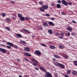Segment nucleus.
I'll return each mask as SVG.
<instances>
[{"mask_svg": "<svg viewBox=\"0 0 77 77\" xmlns=\"http://www.w3.org/2000/svg\"><path fill=\"white\" fill-rule=\"evenodd\" d=\"M7 44L12 47H14V48H18V46H17V45H14V44L12 43L8 42H7Z\"/></svg>", "mask_w": 77, "mask_h": 77, "instance_id": "1", "label": "nucleus"}, {"mask_svg": "<svg viewBox=\"0 0 77 77\" xmlns=\"http://www.w3.org/2000/svg\"><path fill=\"white\" fill-rule=\"evenodd\" d=\"M57 63V64L56 65V66H59L60 68L63 69L65 68V66L64 65H63V64H61L60 63Z\"/></svg>", "mask_w": 77, "mask_h": 77, "instance_id": "2", "label": "nucleus"}, {"mask_svg": "<svg viewBox=\"0 0 77 77\" xmlns=\"http://www.w3.org/2000/svg\"><path fill=\"white\" fill-rule=\"evenodd\" d=\"M34 54L37 56H39L41 55V52L39 51H35L34 52Z\"/></svg>", "mask_w": 77, "mask_h": 77, "instance_id": "3", "label": "nucleus"}, {"mask_svg": "<svg viewBox=\"0 0 77 77\" xmlns=\"http://www.w3.org/2000/svg\"><path fill=\"white\" fill-rule=\"evenodd\" d=\"M45 77H53L52 74L49 72H47L45 75Z\"/></svg>", "mask_w": 77, "mask_h": 77, "instance_id": "4", "label": "nucleus"}, {"mask_svg": "<svg viewBox=\"0 0 77 77\" xmlns=\"http://www.w3.org/2000/svg\"><path fill=\"white\" fill-rule=\"evenodd\" d=\"M0 51L2 52L3 53H5L6 51V50L5 49H2V48H0Z\"/></svg>", "mask_w": 77, "mask_h": 77, "instance_id": "5", "label": "nucleus"}, {"mask_svg": "<svg viewBox=\"0 0 77 77\" xmlns=\"http://www.w3.org/2000/svg\"><path fill=\"white\" fill-rule=\"evenodd\" d=\"M62 3L64 5H67V2L64 0H63L62 1Z\"/></svg>", "mask_w": 77, "mask_h": 77, "instance_id": "6", "label": "nucleus"}, {"mask_svg": "<svg viewBox=\"0 0 77 77\" xmlns=\"http://www.w3.org/2000/svg\"><path fill=\"white\" fill-rule=\"evenodd\" d=\"M42 8L44 9V10H46L48 8V5H43L42 6Z\"/></svg>", "mask_w": 77, "mask_h": 77, "instance_id": "7", "label": "nucleus"}, {"mask_svg": "<svg viewBox=\"0 0 77 77\" xmlns=\"http://www.w3.org/2000/svg\"><path fill=\"white\" fill-rule=\"evenodd\" d=\"M48 23L49 25H50L51 26H55L54 24L52 22L49 21L48 22Z\"/></svg>", "mask_w": 77, "mask_h": 77, "instance_id": "8", "label": "nucleus"}, {"mask_svg": "<svg viewBox=\"0 0 77 77\" xmlns=\"http://www.w3.org/2000/svg\"><path fill=\"white\" fill-rule=\"evenodd\" d=\"M72 73L73 75H77V71L75 70H73Z\"/></svg>", "mask_w": 77, "mask_h": 77, "instance_id": "9", "label": "nucleus"}, {"mask_svg": "<svg viewBox=\"0 0 77 77\" xmlns=\"http://www.w3.org/2000/svg\"><path fill=\"white\" fill-rule=\"evenodd\" d=\"M67 30L70 32H72L73 30L72 28L71 27H68L67 29Z\"/></svg>", "mask_w": 77, "mask_h": 77, "instance_id": "10", "label": "nucleus"}, {"mask_svg": "<svg viewBox=\"0 0 77 77\" xmlns=\"http://www.w3.org/2000/svg\"><path fill=\"white\" fill-rule=\"evenodd\" d=\"M43 26L45 27H48V24L46 22H45L43 23Z\"/></svg>", "mask_w": 77, "mask_h": 77, "instance_id": "11", "label": "nucleus"}, {"mask_svg": "<svg viewBox=\"0 0 77 77\" xmlns=\"http://www.w3.org/2000/svg\"><path fill=\"white\" fill-rule=\"evenodd\" d=\"M24 55L26 56L31 57V56L30 54H29V53H27L26 52L25 53Z\"/></svg>", "mask_w": 77, "mask_h": 77, "instance_id": "12", "label": "nucleus"}, {"mask_svg": "<svg viewBox=\"0 0 77 77\" xmlns=\"http://www.w3.org/2000/svg\"><path fill=\"white\" fill-rule=\"evenodd\" d=\"M24 50L27 51H30L29 48L27 47L24 48Z\"/></svg>", "mask_w": 77, "mask_h": 77, "instance_id": "13", "label": "nucleus"}, {"mask_svg": "<svg viewBox=\"0 0 77 77\" xmlns=\"http://www.w3.org/2000/svg\"><path fill=\"white\" fill-rule=\"evenodd\" d=\"M31 60L33 62H35L37 64H38V61H36V60L35 59H31Z\"/></svg>", "mask_w": 77, "mask_h": 77, "instance_id": "14", "label": "nucleus"}, {"mask_svg": "<svg viewBox=\"0 0 77 77\" xmlns=\"http://www.w3.org/2000/svg\"><path fill=\"white\" fill-rule=\"evenodd\" d=\"M59 47L60 48L62 49H63L65 47L63 45H59Z\"/></svg>", "mask_w": 77, "mask_h": 77, "instance_id": "15", "label": "nucleus"}, {"mask_svg": "<svg viewBox=\"0 0 77 77\" xmlns=\"http://www.w3.org/2000/svg\"><path fill=\"white\" fill-rule=\"evenodd\" d=\"M66 35H68V36L70 35V32L68 31H66Z\"/></svg>", "mask_w": 77, "mask_h": 77, "instance_id": "16", "label": "nucleus"}, {"mask_svg": "<svg viewBox=\"0 0 77 77\" xmlns=\"http://www.w3.org/2000/svg\"><path fill=\"white\" fill-rule=\"evenodd\" d=\"M49 48L50 49H54L56 48L55 46H53V45L50 46Z\"/></svg>", "mask_w": 77, "mask_h": 77, "instance_id": "17", "label": "nucleus"}, {"mask_svg": "<svg viewBox=\"0 0 77 77\" xmlns=\"http://www.w3.org/2000/svg\"><path fill=\"white\" fill-rule=\"evenodd\" d=\"M63 56L66 59H67L68 58V55H66V54H63Z\"/></svg>", "mask_w": 77, "mask_h": 77, "instance_id": "18", "label": "nucleus"}, {"mask_svg": "<svg viewBox=\"0 0 77 77\" xmlns=\"http://www.w3.org/2000/svg\"><path fill=\"white\" fill-rule=\"evenodd\" d=\"M5 29L6 30H7L8 31H11L10 28L9 27H5Z\"/></svg>", "mask_w": 77, "mask_h": 77, "instance_id": "19", "label": "nucleus"}, {"mask_svg": "<svg viewBox=\"0 0 77 77\" xmlns=\"http://www.w3.org/2000/svg\"><path fill=\"white\" fill-rule=\"evenodd\" d=\"M20 43L22 44H26V42L23 41H22V40H21L20 42Z\"/></svg>", "mask_w": 77, "mask_h": 77, "instance_id": "20", "label": "nucleus"}, {"mask_svg": "<svg viewBox=\"0 0 77 77\" xmlns=\"http://www.w3.org/2000/svg\"><path fill=\"white\" fill-rule=\"evenodd\" d=\"M16 35L18 37L20 38H21L22 37V35L21 34H17Z\"/></svg>", "mask_w": 77, "mask_h": 77, "instance_id": "21", "label": "nucleus"}, {"mask_svg": "<svg viewBox=\"0 0 77 77\" xmlns=\"http://www.w3.org/2000/svg\"><path fill=\"white\" fill-rule=\"evenodd\" d=\"M40 69L41 70L46 72V70L43 67H40Z\"/></svg>", "mask_w": 77, "mask_h": 77, "instance_id": "22", "label": "nucleus"}, {"mask_svg": "<svg viewBox=\"0 0 77 77\" xmlns=\"http://www.w3.org/2000/svg\"><path fill=\"white\" fill-rule=\"evenodd\" d=\"M54 35L57 36V35H59L60 33L59 32H54Z\"/></svg>", "mask_w": 77, "mask_h": 77, "instance_id": "23", "label": "nucleus"}, {"mask_svg": "<svg viewBox=\"0 0 77 77\" xmlns=\"http://www.w3.org/2000/svg\"><path fill=\"white\" fill-rule=\"evenodd\" d=\"M20 20L21 21H23L24 20H25V18L24 17H23L22 16L20 18Z\"/></svg>", "mask_w": 77, "mask_h": 77, "instance_id": "24", "label": "nucleus"}, {"mask_svg": "<svg viewBox=\"0 0 77 77\" xmlns=\"http://www.w3.org/2000/svg\"><path fill=\"white\" fill-rule=\"evenodd\" d=\"M40 10L42 12H45V10L42 7L40 8Z\"/></svg>", "mask_w": 77, "mask_h": 77, "instance_id": "25", "label": "nucleus"}, {"mask_svg": "<svg viewBox=\"0 0 77 77\" xmlns=\"http://www.w3.org/2000/svg\"><path fill=\"white\" fill-rule=\"evenodd\" d=\"M48 32L51 34H52L53 32L52 29H49L48 30Z\"/></svg>", "mask_w": 77, "mask_h": 77, "instance_id": "26", "label": "nucleus"}, {"mask_svg": "<svg viewBox=\"0 0 77 77\" xmlns=\"http://www.w3.org/2000/svg\"><path fill=\"white\" fill-rule=\"evenodd\" d=\"M54 57L57 58L59 59L60 58V56H59L58 55H54Z\"/></svg>", "mask_w": 77, "mask_h": 77, "instance_id": "27", "label": "nucleus"}, {"mask_svg": "<svg viewBox=\"0 0 77 77\" xmlns=\"http://www.w3.org/2000/svg\"><path fill=\"white\" fill-rule=\"evenodd\" d=\"M22 30L26 32L28 34L29 33V32L26 29H23Z\"/></svg>", "mask_w": 77, "mask_h": 77, "instance_id": "28", "label": "nucleus"}, {"mask_svg": "<svg viewBox=\"0 0 77 77\" xmlns=\"http://www.w3.org/2000/svg\"><path fill=\"white\" fill-rule=\"evenodd\" d=\"M57 8H60L61 7V6L60 4H57Z\"/></svg>", "mask_w": 77, "mask_h": 77, "instance_id": "29", "label": "nucleus"}, {"mask_svg": "<svg viewBox=\"0 0 77 77\" xmlns=\"http://www.w3.org/2000/svg\"><path fill=\"white\" fill-rule=\"evenodd\" d=\"M1 15L2 16V17H5L6 16V14L5 13H3L1 14Z\"/></svg>", "mask_w": 77, "mask_h": 77, "instance_id": "30", "label": "nucleus"}, {"mask_svg": "<svg viewBox=\"0 0 77 77\" xmlns=\"http://www.w3.org/2000/svg\"><path fill=\"white\" fill-rule=\"evenodd\" d=\"M72 4V3L69 2H67V5H71Z\"/></svg>", "mask_w": 77, "mask_h": 77, "instance_id": "31", "label": "nucleus"}, {"mask_svg": "<svg viewBox=\"0 0 77 77\" xmlns=\"http://www.w3.org/2000/svg\"><path fill=\"white\" fill-rule=\"evenodd\" d=\"M71 35L72 36H75L76 35V34L74 32H71Z\"/></svg>", "mask_w": 77, "mask_h": 77, "instance_id": "32", "label": "nucleus"}, {"mask_svg": "<svg viewBox=\"0 0 77 77\" xmlns=\"http://www.w3.org/2000/svg\"><path fill=\"white\" fill-rule=\"evenodd\" d=\"M41 44L42 46H43L44 47H46V45L43 43H41Z\"/></svg>", "mask_w": 77, "mask_h": 77, "instance_id": "33", "label": "nucleus"}, {"mask_svg": "<svg viewBox=\"0 0 77 77\" xmlns=\"http://www.w3.org/2000/svg\"><path fill=\"white\" fill-rule=\"evenodd\" d=\"M18 17L20 18V17H22V15L20 14H18Z\"/></svg>", "mask_w": 77, "mask_h": 77, "instance_id": "34", "label": "nucleus"}, {"mask_svg": "<svg viewBox=\"0 0 77 77\" xmlns=\"http://www.w3.org/2000/svg\"><path fill=\"white\" fill-rule=\"evenodd\" d=\"M30 19V18H29V17H25V19L26 20H29Z\"/></svg>", "mask_w": 77, "mask_h": 77, "instance_id": "35", "label": "nucleus"}, {"mask_svg": "<svg viewBox=\"0 0 77 77\" xmlns=\"http://www.w3.org/2000/svg\"><path fill=\"white\" fill-rule=\"evenodd\" d=\"M7 48L8 49H10L11 48V46L10 45H7Z\"/></svg>", "mask_w": 77, "mask_h": 77, "instance_id": "36", "label": "nucleus"}, {"mask_svg": "<svg viewBox=\"0 0 77 77\" xmlns=\"http://www.w3.org/2000/svg\"><path fill=\"white\" fill-rule=\"evenodd\" d=\"M74 63L77 66V61H75L74 62Z\"/></svg>", "mask_w": 77, "mask_h": 77, "instance_id": "37", "label": "nucleus"}, {"mask_svg": "<svg viewBox=\"0 0 77 77\" xmlns=\"http://www.w3.org/2000/svg\"><path fill=\"white\" fill-rule=\"evenodd\" d=\"M71 72V71H67V73L68 74H70Z\"/></svg>", "mask_w": 77, "mask_h": 77, "instance_id": "38", "label": "nucleus"}, {"mask_svg": "<svg viewBox=\"0 0 77 77\" xmlns=\"http://www.w3.org/2000/svg\"><path fill=\"white\" fill-rule=\"evenodd\" d=\"M57 2L59 3V4H61V2H62V1H61L60 0H58L57 1Z\"/></svg>", "mask_w": 77, "mask_h": 77, "instance_id": "39", "label": "nucleus"}, {"mask_svg": "<svg viewBox=\"0 0 77 77\" xmlns=\"http://www.w3.org/2000/svg\"><path fill=\"white\" fill-rule=\"evenodd\" d=\"M0 46H2V47H6V46L5 45H4L1 44H0Z\"/></svg>", "mask_w": 77, "mask_h": 77, "instance_id": "40", "label": "nucleus"}, {"mask_svg": "<svg viewBox=\"0 0 77 77\" xmlns=\"http://www.w3.org/2000/svg\"><path fill=\"white\" fill-rule=\"evenodd\" d=\"M10 20V18H7V21L9 22Z\"/></svg>", "mask_w": 77, "mask_h": 77, "instance_id": "41", "label": "nucleus"}, {"mask_svg": "<svg viewBox=\"0 0 77 77\" xmlns=\"http://www.w3.org/2000/svg\"><path fill=\"white\" fill-rule=\"evenodd\" d=\"M33 65L35 66H37L36 64L35 63H34V62H33Z\"/></svg>", "mask_w": 77, "mask_h": 77, "instance_id": "42", "label": "nucleus"}, {"mask_svg": "<svg viewBox=\"0 0 77 77\" xmlns=\"http://www.w3.org/2000/svg\"><path fill=\"white\" fill-rule=\"evenodd\" d=\"M39 3L41 5H43V2H39Z\"/></svg>", "mask_w": 77, "mask_h": 77, "instance_id": "43", "label": "nucleus"}, {"mask_svg": "<svg viewBox=\"0 0 77 77\" xmlns=\"http://www.w3.org/2000/svg\"><path fill=\"white\" fill-rule=\"evenodd\" d=\"M72 22L73 23H76V22L75 21V20H73L72 21Z\"/></svg>", "mask_w": 77, "mask_h": 77, "instance_id": "44", "label": "nucleus"}, {"mask_svg": "<svg viewBox=\"0 0 77 77\" xmlns=\"http://www.w3.org/2000/svg\"><path fill=\"white\" fill-rule=\"evenodd\" d=\"M61 14L62 15H64L65 14V13H64V12H61Z\"/></svg>", "mask_w": 77, "mask_h": 77, "instance_id": "45", "label": "nucleus"}, {"mask_svg": "<svg viewBox=\"0 0 77 77\" xmlns=\"http://www.w3.org/2000/svg\"><path fill=\"white\" fill-rule=\"evenodd\" d=\"M23 59L25 60H26L27 61H29L28 59H27V58H23Z\"/></svg>", "mask_w": 77, "mask_h": 77, "instance_id": "46", "label": "nucleus"}, {"mask_svg": "<svg viewBox=\"0 0 77 77\" xmlns=\"http://www.w3.org/2000/svg\"><path fill=\"white\" fill-rule=\"evenodd\" d=\"M46 16L47 17H50V15L49 14H46Z\"/></svg>", "mask_w": 77, "mask_h": 77, "instance_id": "47", "label": "nucleus"}, {"mask_svg": "<svg viewBox=\"0 0 77 77\" xmlns=\"http://www.w3.org/2000/svg\"><path fill=\"white\" fill-rule=\"evenodd\" d=\"M51 5L53 7L55 5L54 4V3H52L51 4Z\"/></svg>", "mask_w": 77, "mask_h": 77, "instance_id": "48", "label": "nucleus"}, {"mask_svg": "<svg viewBox=\"0 0 77 77\" xmlns=\"http://www.w3.org/2000/svg\"><path fill=\"white\" fill-rule=\"evenodd\" d=\"M51 20H55V18H51Z\"/></svg>", "mask_w": 77, "mask_h": 77, "instance_id": "49", "label": "nucleus"}, {"mask_svg": "<svg viewBox=\"0 0 77 77\" xmlns=\"http://www.w3.org/2000/svg\"><path fill=\"white\" fill-rule=\"evenodd\" d=\"M65 77H69V76H68L67 75H64Z\"/></svg>", "mask_w": 77, "mask_h": 77, "instance_id": "50", "label": "nucleus"}, {"mask_svg": "<svg viewBox=\"0 0 77 77\" xmlns=\"http://www.w3.org/2000/svg\"><path fill=\"white\" fill-rule=\"evenodd\" d=\"M59 38H60V39H62V38H63V36H62L60 37H59Z\"/></svg>", "mask_w": 77, "mask_h": 77, "instance_id": "51", "label": "nucleus"}, {"mask_svg": "<svg viewBox=\"0 0 77 77\" xmlns=\"http://www.w3.org/2000/svg\"><path fill=\"white\" fill-rule=\"evenodd\" d=\"M35 69L37 70H38V68H35Z\"/></svg>", "mask_w": 77, "mask_h": 77, "instance_id": "52", "label": "nucleus"}, {"mask_svg": "<svg viewBox=\"0 0 77 77\" xmlns=\"http://www.w3.org/2000/svg\"><path fill=\"white\" fill-rule=\"evenodd\" d=\"M52 60L54 61H55L56 60V59H55V58H53Z\"/></svg>", "mask_w": 77, "mask_h": 77, "instance_id": "53", "label": "nucleus"}, {"mask_svg": "<svg viewBox=\"0 0 77 77\" xmlns=\"http://www.w3.org/2000/svg\"><path fill=\"white\" fill-rule=\"evenodd\" d=\"M17 61H18V62H20V59H17Z\"/></svg>", "mask_w": 77, "mask_h": 77, "instance_id": "54", "label": "nucleus"}, {"mask_svg": "<svg viewBox=\"0 0 77 77\" xmlns=\"http://www.w3.org/2000/svg\"><path fill=\"white\" fill-rule=\"evenodd\" d=\"M14 63L16 65L19 66V65H18V64H16V63H15V62H14Z\"/></svg>", "mask_w": 77, "mask_h": 77, "instance_id": "55", "label": "nucleus"}, {"mask_svg": "<svg viewBox=\"0 0 77 77\" xmlns=\"http://www.w3.org/2000/svg\"><path fill=\"white\" fill-rule=\"evenodd\" d=\"M24 76V77H29V76L27 75H25Z\"/></svg>", "mask_w": 77, "mask_h": 77, "instance_id": "56", "label": "nucleus"}, {"mask_svg": "<svg viewBox=\"0 0 77 77\" xmlns=\"http://www.w3.org/2000/svg\"><path fill=\"white\" fill-rule=\"evenodd\" d=\"M11 3L12 4H14L15 3V2H13V1H11Z\"/></svg>", "mask_w": 77, "mask_h": 77, "instance_id": "57", "label": "nucleus"}, {"mask_svg": "<svg viewBox=\"0 0 77 77\" xmlns=\"http://www.w3.org/2000/svg\"><path fill=\"white\" fill-rule=\"evenodd\" d=\"M40 29H43V28L42 27H40Z\"/></svg>", "mask_w": 77, "mask_h": 77, "instance_id": "58", "label": "nucleus"}, {"mask_svg": "<svg viewBox=\"0 0 77 77\" xmlns=\"http://www.w3.org/2000/svg\"><path fill=\"white\" fill-rule=\"evenodd\" d=\"M63 33H62L61 35V36H63Z\"/></svg>", "mask_w": 77, "mask_h": 77, "instance_id": "59", "label": "nucleus"}, {"mask_svg": "<svg viewBox=\"0 0 77 77\" xmlns=\"http://www.w3.org/2000/svg\"><path fill=\"white\" fill-rule=\"evenodd\" d=\"M31 36H32V38H33V37H35V36H33V35H32Z\"/></svg>", "mask_w": 77, "mask_h": 77, "instance_id": "60", "label": "nucleus"}, {"mask_svg": "<svg viewBox=\"0 0 77 77\" xmlns=\"http://www.w3.org/2000/svg\"><path fill=\"white\" fill-rule=\"evenodd\" d=\"M19 77H22L21 75L19 76Z\"/></svg>", "mask_w": 77, "mask_h": 77, "instance_id": "61", "label": "nucleus"}, {"mask_svg": "<svg viewBox=\"0 0 77 77\" xmlns=\"http://www.w3.org/2000/svg\"><path fill=\"white\" fill-rule=\"evenodd\" d=\"M13 19H15V18H14V17H13Z\"/></svg>", "mask_w": 77, "mask_h": 77, "instance_id": "62", "label": "nucleus"}, {"mask_svg": "<svg viewBox=\"0 0 77 77\" xmlns=\"http://www.w3.org/2000/svg\"><path fill=\"white\" fill-rule=\"evenodd\" d=\"M16 63H16H17V64H18V63Z\"/></svg>", "mask_w": 77, "mask_h": 77, "instance_id": "63", "label": "nucleus"}, {"mask_svg": "<svg viewBox=\"0 0 77 77\" xmlns=\"http://www.w3.org/2000/svg\"><path fill=\"white\" fill-rule=\"evenodd\" d=\"M8 77V76H7V77Z\"/></svg>", "mask_w": 77, "mask_h": 77, "instance_id": "64", "label": "nucleus"}]
</instances>
